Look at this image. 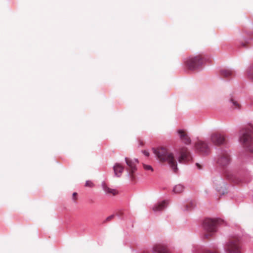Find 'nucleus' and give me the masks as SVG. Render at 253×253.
Listing matches in <instances>:
<instances>
[{
	"mask_svg": "<svg viewBox=\"0 0 253 253\" xmlns=\"http://www.w3.org/2000/svg\"><path fill=\"white\" fill-rule=\"evenodd\" d=\"M142 153H143V154L146 156V157H148L149 156V153L148 152V151H146V150H144L142 151Z\"/></svg>",
	"mask_w": 253,
	"mask_h": 253,
	"instance_id": "a878e982",
	"label": "nucleus"
},
{
	"mask_svg": "<svg viewBox=\"0 0 253 253\" xmlns=\"http://www.w3.org/2000/svg\"><path fill=\"white\" fill-rule=\"evenodd\" d=\"M180 139L186 144H190L191 143V139L187 135V132L182 129H179L177 131Z\"/></svg>",
	"mask_w": 253,
	"mask_h": 253,
	"instance_id": "ddd939ff",
	"label": "nucleus"
},
{
	"mask_svg": "<svg viewBox=\"0 0 253 253\" xmlns=\"http://www.w3.org/2000/svg\"><path fill=\"white\" fill-rule=\"evenodd\" d=\"M102 187L106 194L115 196L118 194V192L117 190L109 187L104 182L102 183Z\"/></svg>",
	"mask_w": 253,
	"mask_h": 253,
	"instance_id": "4468645a",
	"label": "nucleus"
},
{
	"mask_svg": "<svg viewBox=\"0 0 253 253\" xmlns=\"http://www.w3.org/2000/svg\"><path fill=\"white\" fill-rule=\"evenodd\" d=\"M196 165L198 169H201L202 168V166L199 163H196Z\"/></svg>",
	"mask_w": 253,
	"mask_h": 253,
	"instance_id": "cd10ccee",
	"label": "nucleus"
},
{
	"mask_svg": "<svg viewBox=\"0 0 253 253\" xmlns=\"http://www.w3.org/2000/svg\"><path fill=\"white\" fill-rule=\"evenodd\" d=\"M150 253L147 252H143V253Z\"/></svg>",
	"mask_w": 253,
	"mask_h": 253,
	"instance_id": "c756f323",
	"label": "nucleus"
},
{
	"mask_svg": "<svg viewBox=\"0 0 253 253\" xmlns=\"http://www.w3.org/2000/svg\"><path fill=\"white\" fill-rule=\"evenodd\" d=\"M196 149L200 153L207 155L210 152V148L207 144L204 141H199L195 144Z\"/></svg>",
	"mask_w": 253,
	"mask_h": 253,
	"instance_id": "9d476101",
	"label": "nucleus"
},
{
	"mask_svg": "<svg viewBox=\"0 0 253 253\" xmlns=\"http://www.w3.org/2000/svg\"><path fill=\"white\" fill-rule=\"evenodd\" d=\"M124 167L119 163H116L114 166L115 174L117 176H120L124 170Z\"/></svg>",
	"mask_w": 253,
	"mask_h": 253,
	"instance_id": "dca6fc26",
	"label": "nucleus"
},
{
	"mask_svg": "<svg viewBox=\"0 0 253 253\" xmlns=\"http://www.w3.org/2000/svg\"><path fill=\"white\" fill-rule=\"evenodd\" d=\"M195 206V204L193 202H190L189 203H188L186 206V209L187 210H191L193 207H194Z\"/></svg>",
	"mask_w": 253,
	"mask_h": 253,
	"instance_id": "412c9836",
	"label": "nucleus"
},
{
	"mask_svg": "<svg viewBox=\"0 0 253 253\" xmlns=\"http://www.w3.org/2000/svg\"><path fill=\"white\" fill-rule=\"evenodd\" d=\"M166 206L167 202L165 201H164L154 205L152 209L154 211H160L163 210Z\"/></svg>",
	"mask_w": 253,
	"mask_h": 253,
	"instance_id": "2eb2a0df",
	"label": "nucleus"
},
{
	"mask_svg": "<svg viewBox=\"0 0 253 253\" xmlns=\"http://www.w3.org/2000/svg\"><path fill=\"white\" fill-rule=\"evenodd\" d=\"M93 185V182L90 180L86 181L85 184V186L88 187H92Z\"/></svg>",
	"mask_w": 253,
	"mask_h": 253,
	"instance_id": "5701e85b",
	"label": "nucleus"
},
{
	"mask_svg": "<svg viewBox=\"0 0 253 253\" xmlns=\"http://www.w3.org/2000/svg\"><path fill=\"white\" fill-rule=\"evenodd\" d=\"M125 161L128 175L131 179L133 180L135 178V172L137 170L136 164L138 163V161L136 159H131L129 158H126Z\"/></svg>",
	"mask_w": 253,
	"mask_h": 253,
	"instance_id": "423d86ee",
	"label": "nucleus"
},
{
	"mask_svg": "<svg viewBox=\"0 0 253 253\" xmlns=\"http://www.w3.org/2000/svg\"><path fill=\"white\" fill-rule=\"evenodd\" d=\"M138 142H139V145L141 146H142L144 145V142L142 140L139 139L138 140Z\"/></svg>",
	"mask_w": 253,
	"mask_h": 253,
	"instance_id": "bb28decb",
	"label": "nucleus"
},
{
	"mask_svg": "<svg viewBox=\"0 0 253 253\" xmlns=\"http://www.w3.org/2000/svg\"><path fill=\"white\" fill-rule=\"evenodd\" d=\"M203 63V58L201 55L188 58L185 62L186 67L190 70H195L199 68Z\"/></svg>",
	"mask_w": 253,
	"mask_h": 253,
	"instance_id": "20e7f679",
	"label": "nucleus"
},
{
	"mask_svg": "<svg viewBox=\"0 0 253 253\" xmlns=\"http://www.w3.org/2000/svg\"><path fill=\"white\" fill-rule=\"evenodd\" d=\"M114 217V215H111L109 216H108L105 220V222H108V221H110V220H111L112 219H113Z\"/></svg>",
	"mask_w": 253,
	"mask_h": 253,
	"instance_id": "393cba45",
	"label": "nucleus"
},
{
	"mask_svg": "<svg viewBox=\"0 0 253 253\" xmlns=\"http://www.w3.org/2000/svg\"><path fill=\"white\" fill-rule=\"evenodd\" d=\"M154 253H169L167 247L162 244H156L152 247Z\"/></svg>",
	"mask_w": 253,
	"mask_h": 253,
	"instance_id": "f8f14e48",
	"label": "nucleus"
},
{
	"mask_svg": "<svg viewBox=\"0 0 253 253\" xmlns=\"http://www.w3.org/2000/svg\"><path fill=\"white\" fill-rule=\"evenodd\" d=\"M221 74L224 77L228 78L233 76L234 72L230 69H223L221 70Z\"/></svg>",
	"mask_w": 253,
	"mask_h": 253,
	"instance_id": "f3484780",
	"label": "nucleus"
},
{
	"mask_svg": "<svg viewBox=\"0 0 253 253\" xmlns=\"http://www.w3.org/2000/svg\"><path fill=\"white\" fill-rule=\"evenodd\" d=\"M143 168L146 170H150L151 171H153V169L150 165H147L146 164H143Z\"/></svg>",
	"mask_w": 253,
	"mask_h": 253,
	"instance_id": "aec40b11",
	"label": "nucleus"
},
{
	"mask_svg": "<svg viewBox=\"0 0 253 253\" xmlns=\"http://www.w3.org/2000/svg\"><path fill=\"white\" fill-rule=\"evenodd\" d=\"M248 75L250 78L253 79V66L250 67L248 71Z\"/></svg>",
	"mask_w": 253,
	"mask_h": 253,
	"instance_id": "6ab92c4d",
	"label": "nucleus"
},
{
	"mask_svg": "<svg viewBox=\"0 0 253 253\" xmlns=\"http://www.w3.org/2000/svg\"><path fill=\"white\" fill-rule=\"evenodd\" d=\"M205 253H218L217 252L214 251H208L206 252Z\"/></svg>",
	"mask_w": 253,
	"mask_h": 253,
	"instance_id": "c85d7f7f",
	"label": "nucleus"
},
{
	"mask_svg": "<svg viewBox=\"0 0 253 253\" xmlns=\"http://www.w3.org/2000/svg\"><path fill=\"white\" fill-rule=\"evenodd\" d=\"M225 177L236 184H240L242 183H247L249 180L246 178H241L234 176L232 173L226 172L225 173Z\"/></svg>",
	"mask_w": 253,
	"mask_h": 253,
	"instance_id": "9b49d317",
	"label": "nucleus"
},
{
	"mask_svg": "<svg viewBox=\"0 0 253 253\" xmlns=\"http://www.w3.org/2000/svg\"><path fill=\"white\" fill-rule=\"evenodd\" d=\"M231 160L230 155L228 153L222 152L218 155L216 163L219 166L224 167L230 163Z\"/></svg>",
	"mask_w": 253,
	"mask_h": 253,
	"instance_id": "0eeeda50",
	"label": "nucleus"
},
{
	"mask_svg": "<svg viewBox=\"0 0 253 253\" xmlns=\"http://www.w3.org/2000/svg\"><path fill=\"white\" fill-rule=\"evenodd\" d=\"M243 46H245V44H243L242 45Z\"/></svg>",
	"mask_w": 253,
	"mask_h": 253,
	"instance_id": "7c9ffc66",
	"label": "nucleus"
},
{
	"mask_svg": "<svg viewBox=\"0 0 253 253\" xmlns=\"http://www.w3.org/2000/svg\"><path fill=\"white\" fill-rule=\"evenodd\" d=\"M211 142L215 145L223 144L226 142L224 135L218 132L212 134L211 136Z\"/></svg>",
	"mask_w": 253,
	"mask_h": 253,
	"instance_id": "6e6552de",
	"label": "nucleus"
},
{
	"mask_svg": "<svg viewBox=\"0 0 253 253\" xmlns=\"http://www.w3.org/2000/svg\"><path fill=\"white\" fill-rule=\"evenodd\" d=\"M153 152L157 159L161 162H168L174 172L177 170L176 161L173 154L164 147L153 149Z\"/></svg>",
	"mask_w": 253,
	"mask_h": 253,
	"instance_id": "f257e3e1",
	"label": "nucleus"
},
{
	"mask_svg": "<svg viewBox=\"0 0 253 253\" xmlns=\"http://www.w3.org/2000/svg\"><path fill=\"white\" fill-rule=\"evenodd\" d=\"M231 101L232 102L234 106V108H239L240 105L239 104L238 102L234 100L233 99H231Z\"/></svg>",
	"mask_w": 253,
	"mask_h": 253,
	"instance_id": "4be33fe9",
	"label": "nucleus"
},
{
	"mask_svg": "<svg viewBox=\"0 0 253 253\" xmlns=\"http://www.w3.org/2000/svg\"><path fill=\"white\" fill-rule=\"evenodd\" d=\"M72 200H73V201L75 203L77 202V200H78V194L76 192H74L73 193V195H72Z\"/></svg>",
	"mask_w": 253,
	"mask_h": 253,
	"instance_id": "b1692460",
	"label": "nucleus"
},
{
	"mask_svg": "<svg viewBox=\"0 0 253 253\" xmlns=\"http://www.w3.org/2000/svg\"><path fill=\"white\" fill-rule=\"evenodd\" d=\"M240 249L239 239L236 237L231 238L225 247L227 253H240Z\"/></svg>",
	"mask_w": 253,
	"mask_h": 253,
	"instance_id": "39448f33",
	"label": "nucleus"
},
{
	"mask_svg": "<svg viewBox=\"0 0 253 253\" xmlns=\"http://www.w3.org/2000/svg\"><path fill=\"white\" fill-rule=\"evenodd\" d=\"M239 140L243 146L249 151L253 153V125H250L241 130Z\"/></svg>",
	"mask_w": 253,
	"mask_h": 253,
	"instance_id": "f03ea898",
	"label": "nucleus"
},
{
	"mask_svg": "<svg viewBox=\"0 0 253 253\" xmlns=\"http://www.w3.org/2000/svg\"><path fill=\"white\" fill-rule=\"evenodd\" d=\"M180 156L178 159L180 163H185L191 159L190 153L187 148L182 147L180 151Z\"/></svg>",
	"mask_w": 253,
	"mask_h": 253,
	"instance_id": "1a4fd4ad",
	"label": "nucleus"
},
{
	"mask_svg": "<svg viewBox=\"0 0 253 253\" xmlns=\"http://www.w3.org/2000/svg\"><path fill=\"white\" fill-rule=\"evenodd\" d=\"M184 190V187L181 184H178L175 186L173 188V191L175 193H180Z\"/></svg>",
	"mask_w": 253,
	"mask_h": 253,
	"instance_id": "a211bd4d",
	"label": "nucleus"
},
{
	"mask_svg": "<svg viewBox=\"0 0 253 253\" xmlns=\"http://www.w3.org/2000/svg\"><path fill=\"white\" fill-rule=\"evenodd\" d=\"M222 220L219 219H213L207 218L203 222V227L205 230L204 237L209 239L213 233L216 231V226L220 223Z\"/></svg>",
	"mask_w": 253,
	"mask_h": 253,
	"instance_id": "7ed1b4c3",
	"label": "nucleus"
}]
</instances>
